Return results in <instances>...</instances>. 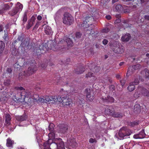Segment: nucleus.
<instances>
[{"label":"nucleus","mask_w":149,"mask_h":149,"mask_svg":"<svg viewBox=\"0 0 149 149\" xmlns=\"http://www.w3.org/2000/svg\"><path fill=\"white\" fill-rule=\"evenodd\" d=\"M41 102L49 103H54V101L56 100L55 99V96H46L45 99L42 98H40L38 100Z\"/></svg>","instance_id":"nucleus-8"},{"label":"nucleus","mask_w":149,"mask_h":149,"mask_svg":"<svg viewBox=\"0 0 149 149\" xmlns=\"http://www.w3.org/2000/svg\"><path fill=\"white\" fill-rule=\"evenodd\" d=\"M149 0H140L141 2V3H143L145 2H147L149 1Z\"/></svg>","instance_id":"nucleus-55"},{"label":"nucleus","mask_w":149,"mask_h":149,"mask_svg":"<svg viewBox=\"0 0 149 149\" xmlns=\"http://www.w3.org/2000/svg\"><path fill=\"white\" fill-rule=\"evenodd\" d=\"M105 18L108 20H110L111 19V17L110 15H106Z\"/></svg>","instance_id":"nucleus-51"},{"label":"nucleus","mask_w":149,"mask_h":149,"mask_svg":"<svg viewBox=\"0 0 149 149\" xmlns=\"http://www.w3.org/2000/svg\"><path fill=\"white\" fill-rule=\"evenodd\" d=\"M138 107V108H140V106L139 105V104H136V105H135L134 106V108H135V107Z\"/></svg>","instance_id":"nucleus-59"},{"label":"nucleus","mask_w":149,"mask_h":149,"mask_svg":"<svg viewBox=\"0 0 149 149\" xmlns=\"http://www.w3.org/2000/svg\"><path fill=\"white\" fill-rule=\"evenodd\" d=\"M27 118L26 116L24 115L22 116H15L16 120L19 121H22L26 119Z\"/></svg>","instance_id":"nucleus-20"},{"label":"nucleus","mask_w":149,"mask_h":149,"mask_svg":"<svg viewBox=\"0 0 149 149\" xmlns=\"http://www.w3.org/2000/svg\"><path fill=\"white\" fill-rule=\"evenodd\" d=\"M75 35L76 37H81L82 35V33L80 32H77Z\"/></svg>","instance_id":"nucleus-36"},{"label":"nucleus","mask_w":149,"mask_h":149,"mask_svg":"<svg viewBox=\"0 0 149 149\" xmlns=\"http://www.w3.org/2000/svg\"><path fill=\"white\" fill-rule=\"evenodd\" d=\"M130 38H121V40L123 42H126L128 41Z\"/></svg>","instance_id":"nucleus-42"},{"label":"nucleus","mask_w":149,"mask_h":149,"mask_svg":"<svg viewBox=\"0 0 149 149\" xmlns=\"http://www.w3.org/2000/svg\"><path fill=\"white\" fill-rule=\"evenodd\" d=\"M108 42V41L106 39H104L103 41V44L104 45H106Z\"/></svg>","instance_id":"nucleus-49"},{"label":"nucleus","mask_w":149,"mask_h":149,"mask_svg":"<svg viewBox=\"0 0 149 149\" xmlns=\"http://www.w3.org/2000/svg\"><path fill=\"white\" fill-rule=\"evenodd\" d=\"M133 137L136 139H139V134H136L135 135H134L133 136Z\"/></svg>","instance_id":"nucleus-50"},{"label":"nucleus","mask_w":149,"mask_h":149,"mask_svg":"<svg viewBox=\"0 0 149 149\" xmlns=\"http://www.w3.org/2000/svg\"><path fill=\"white\" fill-rule=\"evenodd\" d=\"M106 100L108 102H113L114 101V99L111 97H109Z\"/></svg>","instance_id":"nucleus-40"},{"label":"nucleus","mask_w":149,"mask_h":149,"mask_svg":"<svg viewBox=\"0 0 149 149\" xmlns=\"http://www.w3.org/2000/svg\"><path fill=\"white\" fill-rule=\"evenodd\" d=\"M33 95V93L31 92H30L28 91H23L22 92L21 94V98L23 99L24 101H25V99H26L28 98H29V99L32 98V95Z\"/></svg>","instance_id":"nucleus-9"},{"label":"nucleus","mask_w":149,"mask_h":149,"mask_svg":"<svg viewBox=\"0 0 149 149\" xmlns=\"http://www.w3.org/2000/svg\"><path fill=\"white\" fill-rule=\"evenodd\" d=\"M36 136L37 139H38L39 136H42L44 133V131L42 130V128L38 127H36Z\"/></svg>","instance_id":"nucleus-14"},{"label":"nucleus","mask_w":149,"mask_h":149,"mask_svg":"<svg viewBox=\"0 0 149 149\" xmlns=\"http://www.w3.org/2000/svg\"><path fill=\"white\" fill-rule=\"evenodd\" d=\"M62 127H63L61 128V132L64 133L68 129V126L66 125H63Z\"/></svg>","instance_id":"nucleus-32"},{"label":"nucleus","mask_w":149,"mask_h":149,"mask_svg":"<svg viewBox=\"0 0 149 149\" xmlns=\"http://www.w3.org/2000/svg\"><path fill=\"white\" fill-rule=\"evenodd\" d=\"M85 93L86 94V100L88 101H91L94 99V96L90 94L91 91L89 89H86Z\"/></svg>","instance_id":"nucleus-15"},{"label":"nucleus","mask_w":149,"mask_h":149,"mask_svg":"<svg viewBox=\"0 0 149 149\" xmlns=\"http://www.w3.org/2000/svg\"><path fill=\"white\" fill-rule=\"evenodd\" d=\"M5 47V44L2 41H0V53H1L3 51Z\"/></svg>","instance_id":"nucleus-27"},{"label":"nucleus","mask_w":149,"mask_h":149,"mask_svg":"<svg viewBox=\"0 0 149 149\" xmlns=\"http://www.w3.org/2000/svg\"><path fill=\"white\" fill-rule=\"evenodd\" d=\"M2 90V89L1 88L0 91V100L1 101H5L9 96L6 90V89L4 91H1Z\"/></svg>","instance_id":"nucleus-11"},{"label":"nucleus","mask_w":149,"mask_h":149,"mask_svg":"<svg viewBox=\"0 0 149 149\" xmlns=\"http://www.w3.org/2000/svg\"><path fill=\"white\" fill-rule=\"evenodd\" d=\"M139 139H142L144 138L145 136V134L144 133V130H142V131L139 134Z\"/></svg>","instance_id":"nucleus-33"},{"label":"nucleus","mask_w":149,"mask_h":149,"mask_svg":"<svg viewBox=\"0 0 149 149\" xmlns=\"http://www.w3.org/2000/svg\"><path fill=\"white\" fill-rule=\"evenodd\" d=\"M56 100L54 101V103L57 102H63V104L64 106H70L72 103V100L70 98H68L67 97H65L63 96H58L57 97L55 96Z\"/></svg>","instance_id":"nucleus-3"},{"label":"nucleus","mask_w":149,"mask_h":149,"mask_svg":"<svg viewBox=\"0 0 149 149\" xmlns=\"http://www.w3.org/2000/svg\"><path fill=\"white\" fill-rule=\"evenodd\" d=\"M27 16L26 13H25L23 16V19L22 21L23 22V24H25V22H26L27 20Z\"/></svg>","instance_id":"nucleus-31"},{"label":"nucleus","mask_w":149,"mask_h":149,"mask_svg":"<svg viewBox=\"0 0 149 149\" xmlns=\"http://www.w3.org/2000/svg\"><path fill=\"white\" fill-rule=\"evenodd\" d=\"M4 36L3 37H8V33L7 30H4Z\"/></svg>","instance_id":"nucleus-41"},{"label":"nucleus","mask_w":149,"mask_h":149,"mask_svg":"<svg viewBox=\"0 0 149 149\" xmlns=\"http://www.w3.org/2000/svg\"><path fill=\"white\" fill-rule=\"evenodd\" d=\"M7 71L9 72V73H10L12 71V70L11 68H8V69H7Z\"/></svg>","instance_id":"nucleus-56"},{"label":"nucleus","mask_w":149,"mask_h":149,"mask_svg":"<svg viewBox=\"0 0 149 149\" xmlns=\"http://www.w3.org/2000/svg\"><path fill=\"white\" fill-rule=\"evenodd\" d=\"M37 70V68L36 66H31L28 68L27 73L25 74L26 75H30L33 73Z\"/></svg>","instance_id":"nucleus-16"},{"label":"nucleus","mask_w":149,"mask_h":149,"mask_svg":"<svg viewBox=\"0 0 149 149\" xmlns=\"http://www.w3.org/2000/svg\"><path fill=\"white\" fill-rule=\"evenodd\" d=\"M63 22L65 24L70 25L74 22V17L68 12L65 13L63 17Z\"/></svg>","instance_id":"nucleus-4"},{"label":"nucleus","mask_w":149,"mask_h":149,"mask_svg":"<svg viewBox=\"0 0 149 149\" xmlns=\"http://www.w3.org/2000/svg\"><path fill=\"white\" fill-rule=\"evenodd\" d=\"M74 34L73 33H71L69 34L68 37H74Z\"/></svg>","instance_id":"nucleus-54"},{"label":"nucleus","mask_w":149,"mask_h":149,"mask_svg":"<svg viewBox=\"0 0 149 149\" xmlns=\"http://www.w3.org/2000/svg\"><path fill=\"white\" fill-rule=\"evenodd\" d=\"M0 149H4L3 147L0 145Z\"/></svg>","instance_id":"nucleus-64"},{"label":"nucleus","mask_w":149,"mask_h":149,"mask_svg":"<svg viewBox=\"0 0 149 149\" xmlns=\"http://www.w3.org/2000/svg\"><path fill=\"white\" fill-rule=\"evenodd\" d=\"M45 32L47 35H50L52 34V31L51 27L48 25H45L44 27Z\"/></svg>","instance_id":"nucleus-18"},{"label":"nucleus","mask_w":149,"mask_h":149,"mask_svg":"<svg viewBox=\"0 0 149 149\" xmlns=\"http://www.w3.org/2000/svg\"><path fill=\"white\" fill-rule=\"evenodd\" d=\"M141 94L144 96H149V92L146 89L142 88L141 90Z\"/></svg>","instance_id":"nucleus-26"},{"label":"nucleus","mask_w":149,"mask_h":149,"mask_svg":"<svg viewBox=\"0 0 149 149\" xmlns=\"http://www.w3.org/2000/svg\"><path fill=\"white\" fill-rule=\"evenodd\" d=\"M37 19L38 20L40 21L42 19V17L40 15H39L37 17Z\"/></svg>","instance_id":"nucleus-52"},{"label":"nucleus","mask_w":149,"mask_h":149,"mask_svg":"<svg viewBox=\"0 0 149 149\" xmlns=\"http://www.w3.org/2000/svg\"><path fill=\"white\" fill-rule=\"evenodd\" d=\"M144 18L145 19L147 20H149V16L146 15L145 16Z\"/></svg>","instance_id":"nucleus-53"},{"label":"nucleus","mask_w":149,"mask_h":149,"mask_svg":"<svg viewBox=\"0 0 149 149\" xmlns=\"http://www.w3.org/2000/svg\"><path fill=\"white\" fill-rule=\"evenodd\" d=\"M5 125L7 128L10 131H13L16 127V125L13 126L10 124V121L11 119V117L9 114H6L5 116Z\"/></svg>","instance_id":"nucleus-6"},{"label":"nucleus","mask_w":149,"mask_h":149,"mask_svg":"<svg viewBox=\"0 0 149 149\" xmlns=\"http://www.w3.org/2000/svg\"><path fill=\"white\" fill-rule=\"evenodd\" d=\"M113 48V49L114 52L116 53L122 54L124 51V47L121 45H117Z\"/></svg>","instance_id":"nucleus-12"},{"label":"nucleus","mask_w":149,"mask_h":149,"mask_svg":"<svg viewBox=\"0 0 149 149\" xmlns=\"http://www.w3.org/2000/svg\"><path fill=\"white\" fill-rule=\"evenodd\" d=\"M120 77V75H119V74H117L116 75V77L118 78H119Z\"/></svg>","instance_id":"nucleus-61"},{"label":"nucleus","mask_w":149,"mask_h":149,"mask_svg":"<svg viewBox=\"0 0 149 149\" xmlns=\"http://www.w3.org/2000/svg\"><path fill=\"white\" fill-rule=\"evenodd\" d=\"M132 6H127L124 5L123 10L122 11V13H130L132 10Z\"/></svg>","instance_id":"nucleus-17"},{"label":"nucleus","mask_w":149,"mask_h":149,"mask_svg":"<svg viewBox=\"0 0 149 149\" xmlns=\"http://www.w3.org/2000/svg\"><path fill=\"white\" fill-rule=\"evenodd\" d=\"M140 68V65L139 64H137L132 67V68L136 70L139 69Z\"/></svg>","instance_id":"nucleus-39"},{"label":"nucleus","mask_w":149,"mask_h":149,"mask_svg":"<svg viewBox=\"0 0 149 149\" xmlns=\"http://www.w3.org/2000/svg\"><path fill=\"white\" fill-rule=\"evenodd\" d=\"M146 56L148 58H149V54H146Z\"/></svg>","instance_id":"nucleus-62"},{"label":"nucleus","mask_w":149,"mask_h":149,"mask_svg":"<svg viewBox=\"0 0 149 149\" xmlns=\"http://www.w3.org/2000/svg\"><path fill=\"white\" fill-rule=\"evenodd\" d=\"M108 114L111 115L113 117H120L122 116L121 114L119 113H112V112H110Z\"/></svg>","instance_id":"nucleus-29"},{"label":"nucleus","mask_w":149,"mask_h":149,"mask_svg":"<svg viewBox=\"0 0 149 149\" xmlns=\"http://www.w3.org/2000/svg\"><path fill=\"white\" fill-rule=\"evenodd\" d=\"M95 139H93L92 138L90 139L89 140V142L91 143H93L94 142H95Z\"/></svg>","instance_id":"nucleus-46"},{"label":"nucleus","mask_w":149,"mask_h":149,"mask_svg":"<svg viewBox=\"0 0 149 149\" xmlns=\"http://www.w3.org/2000/svg\"><path fill=\"white\" fill-rule=\"evenodd\" d=\"M118 0H112V3H115L118 1Z\"/></svg>","instance_id":"nucleus-58"},{"label":"nucleus","mask_w":149,"mask_h":149,"mask_svg":"<svg viewBox=\"0 0 149 149\" xmlns=\"http://www.w3.org/2000/svg\"><path fill=\"white\" fill-rule=\"evenodd\" d=\"M139 83L138 79H135L134 82H131L130 84L129 85L127 88L128 90L130 92L134 90L135 88V86L138 84Z\"/></svg>","instance_id":"nucleus-10"},{"label":"nucleus","mask_w":149,"mask_h":149,"mask_svg":"<svg viewBox=\"0 0 149 149\" xmlns=\"http://www.w3.org/2000/svg\"><path fill=\"white\" fill-rule=\"evenodd\" d=\"M124 5L122 6L121 5L118 4L116 6V10L118 12L122 13V11L123 10Z\"/></svg>","instance_id":"nucleus-23"},{"label":"nucleus","mask_w":149,"mask_h":149,"mask_svg":"<svg viewBox=\"0 0 149 149\" xmlns=\"http://www.w3.org/2000/svg\"><path fill=\"white\" fill-rule=\"evenodd\" d=\"M116 17L117 18H118L117 19H116L114 23L115 24H118L120 23L121 22V19L119 18L120 17V15H116Z\"/></svg>","instance_id":"nucleus-34"},{"label":"nucleus","mask_w":149,"mask_h":149,"mask_svg":"<svg viewBox=\"0 0 149 149\" xmlns=\"http://www.w3.org/2000/svg\"><path fill=\"white\" fill-rule=\"evenodd\" d=\"M84 71V68H81L79 70V71H78L77 72V73L78 74H81Z\"/></svg>","instance_id":"nucleus-43"},{"label":"nucleus","mask_w":149,"mask_h":149,"mask_svg":"<svg viewBox=\"0 0 149 149\" xmlns=\"http://www.w3.org/2000/svg\"><path fill=\"white\" fill-rule=\"evenodd\" d=\"M9 8V5L7 4H5L1 6V9L4 13L6 11L8 10Z\"/></svg>","instance_id":"nucleus-25"},{"label":"nucleus","mask_w":149,"mask_h":149,"mask_svg":"<svg viewBox=\"0 0 149 149\" xmlns=\"http://www.w3.org/2000/svg\"><path fill=\"white\" fill-rule=\"evenodd\" d=\"M131 131L126 129L125 127L120 129L118 132V135L120 139L127 138L131 134Z\"/></svg>","instance_id":"nucleus-5"},{"label":"nucleus","mask_w":149,"mask_h":149,"mask_svg":"<svg viewBox=\"0 0 149 149\" xmlns=\"http://www.w3.org/2000/svg\"><path fill=\"white\" fill-rule=\"evenodd\" d=\"M123 24H122V26H121V28H124V29L127 27L130 28L132 25L131 24V26H129V24L127 23V21L126 20H124L123 22H122Z\"/></svg>","instance_id":"nucleus-21"},{"label":"nucleus","mask_w":149,"mask_h":149,"mask_svg":"<svg viewBox=\"0 0 149 149\" xmlns=\"http://www.w3.org/2000/svg\"><path fill=\"white\" fill-rule=\"evenodd\" d=\"M4 12L2 10V9H0V15H2Z\"/></svg>","instance_id":"nucleus-57"},{"label":"nucleus","mask_w":149,"mask_h":149,"mask_svg":"<svg viewBox=\"0 0 149 149\" xmlns=\"http://www.w3.org/2000/svg\"><path fill=\"white\" fill-rule=\"evenodd\" d=\"M93 73H92L91 72H89L88 73V74L86 75V77L87 78L88 77H91L93 76Z\"/></svg>","instance_id":"nucleus-44"},{"label":"nucleus","mask_w":149,"mask_h":149,"mask_svg":"<svg viewBox=\"0 0 149 149\" xmlns=\"http://www.w3.org/2000/svg\"><path fill=\"white\" fill-rule=\"evenodd\" d=\"M36 20V18L33 15L31 19L28 21V24L26 26V28L28 30L32 26L34 23L35 22V21Z\"/></svg>","instance_id":"nucleus-13"},{"label":"nucleus","mask_w":149,"mask_h":149,"mask_svg":"<svg viewBox=\"0 0 149 149\" xmlns=\"http://www.w3.org/2000/svg\"><path fill=\"white\" fill-rule=\"evenodd\" d=\"M123 62L120 63L119 64V65H120V66H121V65H123Z\"/></svg>","instance_id":"nucleus-63"},{"label":"nucleus","mask_w":149,"mask_h":149,"mask_svg":"<svg viewBox=\"0 0 149 149\" xmlns=\"http://www.w3.org/2000/svg\"><path fill=\"white\" fill-rule=\"evenodd\" d=\"M40 24V22H38L33 28V30L36 29H37Z\"/></svg>","instance_id":"nucleus-37"},{"label":"nucleus","mask_w":149,"mask_h":149,"mask_svg":"<svg viewBox=\"0 0 149 149\" xmlns=\"http://www.w3.org/2000/svg\"><path fill=\"white\" fill-rule=\"evenodd\" d=\"M41 47H42V45H40V47H39L40 49V50H41V49H44V48H45V47H43V49H41Z\"/></svg>","instance_id":"nucleus-60"},{"label":"nucleus","mask_w":149,"mask_h":149,"mask_svg":"<svg viewBox=\"0 0 149 149\" xmlns=\"http://www.w3.org/2000/svg\"><path fill=\"white\" fill-rule=\"evenodd\" d=\"M120 82L122 86H123L124 85L125 83V80H120Z\"/></svg>","instance_id":"nucleus-47"},{"label":"nucleus","mask_w":149,"mask_h":149,"mask_svg":"<svg viewBox=\"0 0 149 149\" xmlns=\"http://www.w3.org/2000/svg\"><path fill=\"white\" fill-rule=\"evenodd\" d=\"M109 28L106 27L101 30V32L102 33H107L109 31Z\"/></svg>","instance_id":"nucleus-35"},{"label":"nucleus","mask_w":149,"mask_h":149,"mask_svg":"<svg viewBox=\"0 0 149 149\" xmlns=\"http://www.w3.org/2000/svg\"><path fill=\"white\" fill-rule=\"evenodd\" d=\"M65 40L68 47L70 46V47L72 46L73 43L70 38H67Z\"/></svg>","instance_id":"nucleus-28"},{"label":"nucleus","mask_w":149,"mask_h":149,"mask_svg":"<svg viewBox=\"0 0 149 149\" xmlns=\"http://www.w3.org/2000/svg\"><path fill=\"white\" fill-rule=\"evenodd\" d=\"M67 142L69 144V145L72 146V147H74L76 146L77 143L75 140L74 139H71V141L68 140Z\"/></svg>","instance_id":"nucleus-24"},{"label":"nucleus","mask_w":149,"mask_h":149,"mask_svg":"<svg viewBox=\"0 0 149 149\" xmlns=\"http://www.w3.org/2000/svg\"><path fill=\"white\" fill-rule=\"evenodd\" d=\"M133 17L134 18L136 21H140V22H142L144 21V19L141 17H140L139 14L136 15H134L133 16Z\"/></svg>","instance_id":"nucleus-19"},{"label":"nucleus","mask_w":149,"mask_h":149,"mask_svg":"<svg viewBox=\"0 0 149 149\" xmlns=\"http://www.w3.org/2000/svg\"><path fill=\"white\" fill-rule=\"evenodd\" d=\"M54 127V125L52 123H51L50 124L49 126V130L50 132V133H54L55 135V132L54 131H53V127Z\"/></svg>","instance_id":"nucleus-30"},{"label":"nucleus","mask_w":149,"mask_h":149,"mask_svg":"<svg viewBox=\"0 0 149 149\" xmlns=\"http://www.w3.org/2000/svg\"><path fill=\"white\" fill-rule=\"evenodd\" d=\"M23 8V6L19 2L17 3L16 7L13 8L11 11H9V14L11 16L16 15L18 12H20Z\"/></svg>","instance_id":"nucleus-7"},{"label":"nucleus","mask_w":149,"mask_h":149,"mask_svg":"<svg viewBox=\"0 0 149 149\" xmlns=\"http://www.w3.org/2000/svg\"><path fill=\"white\" fill-rule=\"evenodd\" d=\"M121 37H131V35L129 33H127L126 34L124 37H123V36H122Z\"/></svg>","instance_id":"nucleus-48"},{"label":"nucleus","mask_w":149,"mask_h":149,"mask_svg":"<svg viewBox=\"0 0 149 149\" xmlns=\"http://www.w3.org/2000/svg\"><path fill=\"white\" fill-rule=\"evenodd\" d=\"M16 90L19 91H24L25 89L22 87H16L15 88Z\"/></svg>","instance_id":"nucleus-38"},{"label":"nucleus","mask_w":149,"mask_h":149,"mask_svg":"<svg viewBox=\"0 0 149 149\" xmlns=\"http://www.w3.org/2000/svg\"><path fill=\"white\" fill-rule=\"evenodd\" d=\"M48 141L43 145L44 149H64V143L60 138H55L54 133L48 134Z\"/></svg>","instance_id":"nucleus-1"},{"label":"nucleus","mask_w":149,"mask_h":149,"mask_svg":"<svg viewBox=\"0 0 149 149\" xmlns=\"http://www.w3.org/2000/svg\"><path fill=\"white\" fill-rule=\"evenodd\" d=\"M94 21V18L93 16H87L84 19L83 22L81 25V27L84 29L85 31H86V33L85 32V36H86V34H88V36H92V37H96L97 36L96 35L97 34V33H95L92 29L94 27V26L92 24L93 22Z\"/></svg>","instance_id":"nucleus-2"},{"label":"nucleus","mask_w":149,"mask_h":149,"mask_svg":"<svg viewBox=\"0 0 149 149\" xmlns=\"http://www.w3.org/2000/svg\"><path fill=\"white\" fill-rule=\"evenodd\" d=\"M140 93L139 94L138 93V92H135L134 94V96L135 97H138L140 96Z\"/></svg>","instance_id":"nucleus-45"},{"label":"nucleus","mask_w":149,"mask_h":149,"mask_svg":"<svg viewBox=\"0 0 149 149\" xmlns=\"http://www.w3.org/2000/svg\"><path fill=\"white\" fill-rule=\"evenodd\" d=\"M14 143V141L10 138L7 139L6 146L8 147H12Z\"/></svg>","instance_id":"nucleus-22"}]
</instances>
